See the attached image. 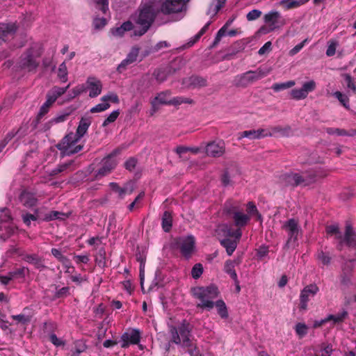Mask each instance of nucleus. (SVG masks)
Listing matches in <instances>:
<instances>
[{
  "label": "nucleus",
  "mask_w": 356,
  "mask_h": 356,
  "mask_svg": "<svg viewBox=\"0 0 356 356\" xmlns=\"http://www.w3.org/2000/svg\"><path fill=\"white\" fill-rule=\"evenodd\" d=\"M192 330L193 326L186 320H184L178 326H170V342L187 348L190 356H204L193 342Z\"/></svg>",
  "instance_id": "obj_1"
},
{
  "label": "nucleus",
  "mask_w": 356,
  "mask_h": 356,
  "mask_svg": "<svg viewBox=\"0 0 356 356\" xmlns=\"http://www.w3.org/2000/svg\"><path fill=\"white\" fill-rule=\"evenodd\" d=\"M243 209L239 202L234 200H227L222 208V213L232 219L236 228L245 227L250 221V216L243 212Z\"/></svg>",
  "instance_id": "obj_2"
},
{
  "label": "nucleus",
  "mask_w": 356,
  "mask_h": 356,
  "mask_svg": "<svg viewBox=\"0 0 356 356\" xmlns=\"http://www.w3.org/2000/svg\"><path fill=\"white\" fill-rule=\"evenodd\" d=\"M326 175L321 173L318 170L312 169L299 173H286L282 176V181L286 186L296 187L298 186H309L316 181L317 177H323Z\"/></svg>",
  "instance_id": "obj_3"
},
{
  "label": "nucleus",
  "mask_w": 356,
  "mask_h": 356,
  "mask_svg": "<svg viewBox=\"0 0 356 356\" xmlns=\"http://www.w3.org/2000/svg\"><path fill=\"white\" fill-rule=\"evenodd\" d=\"M193 296L200 300L197 304V307L200 309H211L214 307L212 300L218 296L219 291L216 286L210 284L207 286H197L191 289Z\"/></svg>",
  "instance_id": "obj_4"
},
{
  "label": "nucleus",
  "mask_w": 356,
  "mask_h": 356,
  "mask_svg": "<svg viewBox=\"0 0 356 356\" xmlns=\"http://www.w3.org/2000/svg\"><path fill=\"white\" fill-rule=\"evenodd\" d=\"M81 140L74 132L66 134L56 145L62 156H72L83 149V145H76Z\"/></svg>",
  "instance_id": "obj_5"
},
{
  "label": "nucleus",
  "mask_w": 356,
  "mask_h": 356,
  "mask_svg": "<svg viewBox=\"0 0 356 356\" xmlns=\"http://www.w3.org/2000/svg\"><path fill=\"white\" fill-rule=\"evenodd\" d=\"M155 13L151 6H145L140 9L136 23L141 26L139 30L135 31V35L141 36L149 29L154 21Z\"/></svg>",
  "instance_id": "obj_6"
},
{
  "label": "nucleus",
  "mask_w": 356,
  "mask_h": 356,
  "mask_svg": "<svg viewBox=\"0 0 356 356\" xmlns=\"http://www.w3.org/2000/svg\"><path fill=\"white\" fill-rule=\"evenodd\" d=\"M266 75L267 72L261 68H258L255 71L249 70L235 77V85L237 87L245 88L249 84L264 78Z\"/></svg>",
  "instance_id": "obj_7"
},
{
  "label": "nucleus",
  "mask_w": 356,
  "mask_h": 356,
  "mask_svg": "<svg viewBox=\"0 0 356 356\" xmlns=\"http://www.w3.org/2000/svg\"><path fill=\"white\" fill-rule=\"evenodd\" d=\"M119 149H114L107 156L104 157L102 161V166L98 169L95 173V179H100L103 177L109 175L116 167L117 161L114 157L120 154Z\"/></svg>",
  "instance_id": "obj_8"
},
{
  "label": "nucleus",
  "mask_w": 356,
  "mask_h": 356,
  "mask_svg": "<svg viewBox=\"0 0 356 356\" xmlns=\"http://www.w3.org/2000/svg\"><path fill=\"white\" fill-rule=\"evenodd\" d=\"M195 238L193 236L179 237L175 239L173 248L179 250L184 257L189 259L195 249Z\"/></svg>",
  "instance_id": "obj_9"
},
{
  "label": "nucleus",
  "mask_w": 356,
  "mask_h": 356,
  "mask_svg": "<svg viewBox=\"0 0 356 356\" xmlns=\"http://www.w3.org/2000/svg\"><path fill=\"white\" fill-rule=\"evenodd\" d=\"M282 229L284 230L288 236L286 245L295 243L298 240V236L301 234V228L298 220L295 218H290L284 222Z\"/></svg>",
  "instance_id": "obj_10"
},
{
  "label": "nucleus",
  "mask_w": 356,
  "mask_h": 356,
  "mask_svg": "<svg viewBox=\"0 0 356 356\" xmlns=\"http://www.w3.org/2000/svg\"><path fill=\"white\" fill-rule=\"evenodd\" d=\"M264 22L268 25L269 30L267 31L266 26H261L259 32L266 33L268 31H273L283 25V19L278 11L271 10L264 16Z\"/></svg>",
  "instance_id": "obj_11"
},
{
  "label": "nucleus",
  "mask_w": 356,
  "mask_h": 356,
  "mask_svg": "<svg viewBox=\"0 0 356 356\" xmlns=\"http://www.w3.org/2000/svg\"><path fill=\"white\" fill-rule=\"evenodd\" d=\"M189 1L190 0H165L161 4L160 10L164 15L181 13Z\"/></svg>",
  "instance_id": "obj_12"
},
{
  "label": "nucleus",
  "mask_w": 356,
  "mask_h": 356,
  "mask_svg": "<svg viewBox=\"0 0 356 356\" xmlns=\"http://www.w3.org/2000/svg\"><path fill=\"white\" fill-rule=\"evenodd\" d=\"M140 339L141 334L138 329H130L122 334L120 338L121 347L127 348L131 344H138Z\"/></svg>",
  "instance_id": "obj_13"
},
{
  "label": "nucleus",
  "mask_w": 356,
  "mask_h": 356,
  "mask_svg": "<svg viewBox=\"0 0 356 356\" xmlns=\"http://www.w3.org/2000/svg\"><path fill=\"white\" fill-rule=\"evenodd\" d=\"M205 153L207 156L217 158L222 156L225 152V145L223 140H213L205 146Z\"/></svg>",
  "instance_id": "obj_14"
},
{
  "label": "nucleus",
  "mask_w": 356,
  "mask_h": 356,
  "mask_svg": "<svg viewBox=\"0 0 356 356\" xmlns=\"http://www.w3.org/2000/svg\"><path fill=\"white\" fill-rule=\"evenodd\" d=\"M318 291L319 289L316 284H314L306 286L300 292L299 308L302 310L307 309V302L310 298L314 297Z\"/></svg>",
  "instance_id": "obj_15"
},
{
  "label": "nucleus",
  "mask_w": 356,
  "mask_h": 356,
  "mask_svg": "<svg viewBox=\"0 0 356 356\" xmlns=\"http://www.w3.org/2000/svg\"><path fill=\"white\" fill-rule=\"evenodd\" d=\"M21 65L24 69L27 70L29 72L35 71L39 65V62L36 60L33 56V49L30 48L22 55Z\"/></svg>",
  "instance_id": "obj_16"
},
{
  "label": "nucleus",
  "mask_w": 356,
  "mask_h": 356,
  "mask_svg": "<svg viewBox=\"0 0 356 356\" xmlns=\"http://www.w3.org/2000/svg\"><path fill=\"white\" fill-rule=\"evenodd\" d=\"M22 260L33 265L35 269L40 271L47 268V266L44 264V259L38 254H22Z\"/></svg>",
  "instance_id": "obj_17"
},
{
  "label": "nucleus",
  "mask_w": 356,
  "mask_h": 356,
  "mask_svg": "<svg viewBox=\"0 0 356 356\" xmlns=\"http://www.w3.org/2000/svg\"><path fill=\"white\" fill-rule=\"evenodd\" d=\"M140 52V48L137 46L133 47L125 59L122 60L117 67L119 73L123 72L127 70V67L137 60Z\"/></svg>",
  "instance_id": "obj_18"
},
{
  "label": "nucleus",
  "mask_w": 356,
  "mask_h": 356,
  "mask_svg": "<svg viewBox=\"0 0 356 356\" xmlns=\"http://www.w3.org/2000/svg\"><path fill=\"white\" fill-rule=\"evenodd\" d=\"M17 30L14 23H0V39L4 42L13 38Z\"/></svg>",
  "instance_id": "obj_19"
},
{
  "label": "nucleus",
  "mask_w": 356,
  "mask_h": 356,
  "mask_svg": "<svg viewBox=\"0 0 356 356\" xmlns=\"http://www.w3.org/2000/svg\"><path fill=\"white\" fill-rule=\"evenodd\" d=\"M19 200L24 207L27 208H32L38 203L35 194L27 190L22 191L19 195Z\"/></svg>",
  "instance_id": "obj_20"
},
{
  "label": "nucleus",
  "mask_w": 356,
  "mask_h": 356,
  "mask_svg": "<svg viewBox=\"0 0 356 356\" xmlns=\"http://www.w3.org/2000/svg\"><path fill=\"white\" fill-rule=\"evenodd\" d=\"M268 135H270V134L266 129H259L257 130L251 129L240 133V136L238 138L241 139L242 138H248L251 140H255L267 137Z\"/></svg>",
  "instance_id": "obj_21"
},
{
  "label": "nucleus",
  "mask_w": 356,
  "mask_h": 356,
  "mask_svg": "<svg viewBox=\"0 0 356 356\" xmlns=\"http://www.w3.org/2000/svg\"><path fill=\"white\" fill-rule=\"evenodd\" d=\"M90 90L89 96L91 98L97 97L102 92V82L95 77H88L86 81Z\"/></svg>",
  "instance_id": "obj_22"
},
{
  "label": "nucleus",
  "mask_w": 356,
  "mask_h": 356,
  "mask_svg": "<svg viewBox=\"0 0 356 356\" xmlns=\"http://www.w3.org/2000/svg\"><path fill=\"white\" fill-rule=\"evenodd\" d=\"M266 129L270 134L268 136H289L291 134V129L289 126H275Z\"/></svg>",
  "instance_id": "obj_23"
},
{
  "label": "nucleus",
  "mask_w": 356,
  "mask_h": 356,
  "mask_svg": "<svg viewBox=\"0 0 356 356\" xmlns=\"http://www.w3.org/2000/svg\"><path fill=\"white\" fill-rule=\"evenodd\" d=\"M235 17L229 19L225 24L218 31L215 39L211 44V48H215L220 42L221 38L225 36L227 33V29L234 21Z\"/></svg>",
  "instance_id": "obj_24"
},
{
  "label": "nucleus",
  "mask_w": 356,
  "mask_h": 356,
  "mask_svg": "<svg viewBox=\"0 0 356 356\" xmlns=\"http://www.w3.org/2000/svg\"><path fill=\"white\" fill-rule=\"evenodd\" d=\"M90 124L91 120L90 118H81L74 134L77 136V137L81 138L87 133Z\"/></svg>",
  "instance_id": "obj_25"
},
{
  "label": "nucleus",
  "mask_w": 356,
  "mask_h": 356,
  "mask_svg": "<svg viewBox=\"0 0 356 356\" xmlns=\"http://www.w3.org/2000/svg\"><path fill=\"white\" fill-rule=\"evenodd\" d=\"M161 227L165 232H169L172 227V215L169 211H165L161 218Z\"/></svg>",
  "instance_id": "obj_26"
},
{
  "label": "nucleus",
  "mask_w": 356,
  "mask_h": 356,
  "mask_svg": "<svg viewBox=\"0 0 356 356\" xmlns=\"http://www.w3.org/2000/svg\"><path fill=\"white\" fill-rule=\"evenodd\" d=\"M343 85L347 89L348 93L350 95H356V86L353 77L349 74H343Z\"/></svg>",
  "instance_id": "obj_27"
},
{
  "label": "nucleus",
  "mask_w": 356,
  "mask_h": 356,
  "mask_svg": "<svg viewBox=\"0 0 356 356\" xmlns=\"http://www.w3.org/2000/svg\"><path fill=\"white\" fill-rule=\"evenodd\" d=\"M220 245L225 248L229 256H231L237 247V241L226 238L220 241Z\"/></svg>",
  "instance_id": "obj_28"
},
{
  "label": "nucleus",
  "mask_w": 356,
  "mask_h": 356,
  "mask_svg": "<svg viewBox=\"0 0 356 356\" xmlns=\"http://www.w3.org/2000/svg\"><path fill=\"white\" fill-rule=\"evenodd\" d=\"M29 273V270L26 267H21L19 268H15L12 271H10L8 273L9 277H10L11 280H13L15 279L25 278L26 274Z\"/></svg>",
  "instance_id": "obj_29"
},
{
  "label": "nucleus",
  "mask_w": 356,
  "mask_h": 356,
  "mask_svg": "<svg viewBox=\"0 0 356 356\" xmlns=\"http://www.w3.org/2000/svg\"><path fill=\"white\" fill-rule=\"evenodd\" d=\"M234 262L232 260H227L225 264L224 270L225 272L227 273L230 276V277L235 282V283H238V276L234 269Z\"/></svg>",
  "instance_id": "obj_30"
},
{
  "label": "nucleus",
  "mask_w": 356,
  "mask_h": 356,
  "mask_svg": "<svg viewBox=\"0 0 356 356\" xmlns=\"http://www.w3.org/2000/svg\"><path fill=\"white\" fill-rule=\"evenodd\" d=\"M170 95V91L162 92L158 94V95L154 99L152 102V104L153 107H155L156 104H165V105H171L170 104V99L168 100V96Z\"/></svg>",
  "instance_id": "obj_31"
},
{
  "label": "nucleus",
  "mask_w": 356,
  "mask_h": 356,
  "mask_svg": "<svg viewBox=\"0 0 356 356\" xmlns=\"http://www.w3.org/2000/svg\"><path fill=\"white\" fill-rule=\"evenodd\" d=\"M189 84L193 88H202L207 86V80L202 76L193 75L189 78Z\"/></svg>",
  "instance_id": "obj_32"
},
{
  "label": "nucleus",
  "mask_w": 356,
  "mask_h": 356,
  "mask_svg": "<svg viewBox=\"0 0 356 356\" xmlns=\"http://www.w3.org/2000/svg\"><path fill=\"white\" fill-rule=\"evenodd\" d=\"M70 86V84H68L66 87L64 88L54 86L51 90L48 92L47 95L56 102L59 97L66 92Z\"/></svg>",
  "instance_id": "obj_33"
},
{
  "label": "nucleus",
  "mask_w": 356,
  "mask_h": 356,
  "mask_svg": "<svg viewBox=\"0 0 356 356\" xmlns=\"http://www.w3.org/2000/svg\"><path fill=\"white\" fill-rule=\"evenodd\" d=\"M110 186L113 191L118 193L119 196L121 198H123L125 194H131L134 191L133 187H131L129 189L127 187L121 188L117 183L115 182H111L110 184Z\"/></svg>",
  "instance_id": "obj_34"
},
{
  "label": "nucleus",
  "mask_w": 356,
  "mask_h": 356,
  "mask_svg": "<svg viewBox=\"0 0 356 356\" xmlns=\"http://www.w3.org/2000/svg\"><path fill=\"white\" fill-rule=\"evenodd\" d=\"M216 307L218 314L222 318H227L228 317V311L225 302L222 300H218L214 302Z\"/></svg>",
  "instance_id": "obj_35"
},
{
  "label": "nucleus",
  "mask_w": 356,
  "mask_h": 356,
  "mask_svg": "<svg viewBox=\"0 0 356 356\" xmlns=\"http://www.w3.org/2000/svg\"><path fill=\"white\" fill-rule=\"evenodd\" d=\"M73 163H74V161L72 160L67 163L57 165L56 168H55L54 169H53L51 170V172H50V175L56 176L61 172L67 171V170L70 169V168L73 164Z\"/></svg>",
  "instance_id": "obj_36"
},
{
  "label": "nucleus",
  "mask_w": 356,
  "mask_h": 356,
  "mask_svg": "<svg viewBox=\"0 0 356 356\" xmlns=\"http://www.w3.org/2000/svg\"><path fill=\"white\" fill-rule=\"evenodd\" d=\"M170 72V70L167 71L165 69L159 68L154 70L153 76L157 81L162 83L166 80Z\"/></svg>",
  "instance_id": "obj_37"
},
{
  "label": "nucleus",
  "mask_w": 356,
  "mask_h": 356,
  "mask_svg": "<svg viewBox=\"0 0 356 356\" xmlns=\"http://www.w3.org/2000/svg\"><path fill=\"white\" fill-rule=\"evenodd\" d=\"M333 352V348L332 344L327 343H322L320 345L319 353L316 354V356H331Z\"/></svg>",
  "instance_id": "obj_38"
},
{
  "label": "nucleus",
  "mask_w": 356,
  "mask_h": 356,
  "mask_svg": "<svg viewBox=\"0 0 356 356\" xmlns=\"http://www.w3.org/2000/svg\"><path fill=\"white\" fill-rule=\"evenodd\" d=\"M56 291L54 295L53 300L65 298L70 295V288L69 286H64L59 289L56 286Z\"/></svg>",
  "instance_id": "obj_39"
},
{
  "label": "nucleus",
  "mask_w": 356,
  "mask_h": 356,
  "mask_svg": "<svg viewBox=\"0 0 356 356\" xmlns=\"http://www.w3.org/2000/svg\"><path fill=\"white\" fill-rule=\"evenodd\" d=\"M95 262L99 267L104 268L106 266V251L104 248H100L95 257Z\"/></svg>",
  "instance_id": "obj_40"
},
{
  "label": "nucleus",
  "mask_w": 356,
  "mask_h": 356,
  "mask_svg": "<svg viewBox=\"0 0 356 356\" xmlns=\"http://www.w3.org/2000/svg\"><path fill=\"white\" fill-rule=\"evenodd\" d=\"M246 211L248 215L250 217L252 216H256L258 220L261 219V215L259 213L255 204L253 202H249L246 205Z\"/></svg>",
  "instance_id": "obj_41"
},
{
  "label": "nucleus",
  "mask_w": 356,
  "mask_h": 356,
  "mask_svg": "<svg viewBox=\"0 0 356 356\" xmlns=\"http://www.w3.org/2000/svg\"><path fill=\"white\" fill-rule=\"evenodd\" d=\"M67 74L68 72L65 62H63L58 67V77L61 82L65 83L67 81Z\"/></svg>",
  "instance_id": "obj_42"
},
{
  "label": "nucleus",
  "mask_w": 356,
  "mask_h": 356,
  "mask_svg": "<svg viewBox=\"0 0 356 356\" xmlns=\"http://www.w3.org/2000/svg\"><path fill=\"white\" fill-rule=\"evenodd\" d=\"M55 101L53 99H51L48 95H47V100L42 105L39 111L40 116H44V115H46L49 112V108L52 106V104Z\"/></svg>",
  "instance_id": "obj_43"
},
{
  "label": "nucleus",
  "mask_w": 356,
  "mask_h": 356,
  "mask_svg": "<svg viewBox=\"0 0 356 356\" xmlns=\"http://www.w3.org/2000/svg\"><path fill=\"white\" fill-rule=\"evenodd\" d=\"M295 84L296 83L294 81H289L284 83H276L273 85L272 88L274 91L279 92L280 90L290 88L295 86Z\"/></svg>",
  "instance_id": "obj_44"
},
{
  "label": "nucleus",
  "mask_w": 356,
  "mask_h": 356,
  "mask_svg": "<svg viewBox=\"0 0 356 356\" xmlns=\"http://www.w3.org/2000/svg\"><path fill=\"white\" fill-rule=\"evenodd\" d=\"M241 229L242 228H236V230L232 231L228 229L227 226L222 227V230L227 232V236L234 237L235 238L234 241H236L237 242L240 240L242 236Z\"/></svg>",
  "instance_id": "obj_45"
},
{
  "label": "nucleus",
  "mask_w": 356,
  "mask_h": 356,
  "mask_svg": "<svg viewBox=\"0 0 356 356\" xmlns=\"http://www.w3.org/2000/svg\"><path fill=\"white\" fill-rule=\"evenodd\" d=\"M295 331L300 338H302L307 334L308 327L305 323H298L296 325Z\"/></svg>",
  "instance_id": "obj_46"
},
{
  "label": "nucleus",
  "mask_w": 356,
  "mask_h": 356,
  "mask_svg": "<svg viewBox=\"0 0 356 356\" xmlns=\"http://www.w3.org/2000/svg\"><path fill=\"white\" fill-rule=\"evenodd\" d=\"M184 103L192 104H193V100L190 98H186L184 97H175L171 99L170 102L171 105L174 106H178Z\"/></svg>",
  "instance_id": "obj_47"
},
{
  "label": "nucleus",
  "mask_w": 356,
  "mask_h": 356,
  "mask_svg": "<svg viewBox=\"0 0 356 356\" xmlns=\"http://www.w3.org/2000/svg\"><path fill=\"white\" fill-rule=\"evenodd\" d=\"M87 350V346L81 342L76 341L74 345V350H72V353L70 356H79L81 353L85 352Z\"/></svg>",
  "instance_id": "obj_48"
},
{
  "label": "nucleus",
  "mask_w": 356,
  "mask_h": 356,
  "mask_svg": "<svg viewBox=\"0 0 356 356\" xmlns=\"http://www.w3.org/2000/svg\"><path fill=\"white\" fill-rule=\"evenodd\" d=\"M316 258L325 266L329 265L331 262V257L329 254L324 252L323 250L317 252Z\"/></svg>",
  "instance_id": "obj_49"
},
{
  "label": "nucleus",
  "mask_w": 356,
  "mask_h": 356,
  "mask_svg": "<svg viewBox=\"0 0 356 356\" xmlns=\"http://www.w3.org/2000/svg\"><path fill=\"white\" fill-rule=\"evenodd\" d=\"M356 234V233L353 231V228L350 225H346V231L343 236L344 242L346 244L350 243L351 239Z\"/></svg>",
  "instance_id": "obj_50"
},
{
  "label": "nucleus",
  "mask_w": 356,
  "mask_h": 356,
  "mask_svg": "<svg viewBox=\"0 0 356 356\" xmlns=\"http://www.w3.org/2000/svg\"><path fill=\"white\" fill-rule=\"evenodd\" d=\"M65 217H66V215L64 213L57 211H52L46 214L44 220L46 221H50L55 219H64Z\"/></svg>",
  "instance_id": "obj_51"
},
{
  "label": "nucleus",
  "mask_w": 356,
  "mask_h": 356,
  "mask_svg": "<svg viewBox=\"0 0 356 356\" xmlns=\"http://www.w3.org/2000/svg\"><path fill=\"white\" fill-rule=\"evenodd\" d=\"M12 220L10 211L6 207L0 209V222H7Z\"/></svg>",
  "instance_id": "obj_52"
},
{
  "label": "nucleus",
  "mask_w": 356,
  "mask_h": 356,
  "mask_svg": "<svg viewBox=\"0 0 356 356\" xmlns=\"http://www.w3.org/2000/svg\"><path fill=\"white\" fill-rule=\"evenodd\" d=\"M86 90L84 85H79L74 88L68 94L69 99H73L76 97L80 95Z\"/></svg>",
  "instance_id": "obj_53"
},
{
  "label": "nucleus",
  "mask_w": 356,
  "mask_h": 356,
  "mask_svg": "<svg viewBox=\"0 0 356 356\" xmlns=\"http://www.w3.org/2000/svg\"><path fill=\"white\" fill-rule=\"evenodd\" d=\"M245 44L243 40H237L230 47V49L233 54H236L245 49Z\"/></svg>",
  "instance_id": "obj_54"
},
{
  "label": "nucleus",
  "mask_w": 356,
  "mask_h": 356,
  "mask_svg": "<svg viewBox=\"0 0 356 356\" xmlns=\"http://www.w3.org/2000/svg\"><path fill=\"white\" fill-rule=\"evenodd\" d=\"M23 222L28 227L31 225V221H35L38 220V216L30 213H25L22 215Z\"/></svg>",
  "instance_id": "obj_55"
},
{
  "label": "nucleus",
  "mask_w": 356,
  "mask_h": 356,
  "mask_svg": "<svg viewBox=\"0 0 356 356\" xmlns=\"http://www.w3.org/2000/svg\"><path fill=\"white\" fill-rule=\"evenodd\" d=\"M203 273L202 265L200 263L195 264L191 270V275L194 279H198L200 277Z\"/></svg>",
  "instance_id": "obj_56"
},
{
  "label": "nucleus",
  "mask_w": 356,
  "mask_h": 356,
  "mask_svg": "<svg viewBox=\"0 0 356 356\" xmlns=\"http://www.w3.org/2000/svg\"><path fill=\"white\" fill-rule=\"evenodd\" d=\"M334 96L341 102V104L346 108L348 107L349 99L348 97L339 91L334 93Z\"/></svg>",
  "instance_id": "obj_57"
},
{
  "label": "nucleus",
  "mask_w": 356,
  "mask_h": 356,
  "mask_svg": "<svg viewBox=\"0 0 356 356\" xmlns=\"http://www.w3.org/2000/svg\"><path fill=\"white\" fill-rule=\"evenodd\" d=\"M138 163V160L135 157L129 158L124 163L126 170L131 172L134 170Z\"/></svg>",
  "instance_id": "obj_58"
},
{
  "label": "nucleus",
  "mask_w": 356,
  "mask_h": 356,
  "mask_svg": "<svg viewBox=\"0 0 356 356\" xmlns=\"http://www.w3.org/2000/svg\"><path fill=\"white\" fill-rule=\"evenodd\" d=\"M11 318L16 321L17 323H21L22 325L28 324L31 319L30 317L25 316L24 314H20L17 315H12Z\"/></svg>",
  "instance_id": "obj_59"
},
{
  "label": "nucleus",
  "mask_w": 356,
  "mask_h": 356,
  "mask_svg": "<svg viewBox=\"0 0 356 356\" xmlns=\"http://www.w3.org/2000/svg\"><path fill=\"white\" fill-rule=\"evenodd\" d=\"M120 115L119 110L113 111L107 118L105 119L102 124V127H106L110 123L114 122Z\"/></svg>",
  "instance_id": "obj_60"
},
{
  "label": "nucleus",
  "mask_w": 356,
  "mask_h": 356,
  "mask_svg": "<svg viewBox=\"0 0 356 356\" xmlns=\"http://www.w3.org/2000/svg\"><path fill=\"white\" fill-rule=\"evenodd\" d=\"M211 22H208L201 29L200 31L194 36L193 40L191 41L190 43L193 45L197 41L200 40V38L206 33L208 30L209 26L211 25Z\"/></svg>",
  "instance_id": "obj_61"
},
{
  "label": "nucleus",
  "mask_w": 356,
  "mask_h": 356,
  "mask_svg": "<svg viewBox=\"0 0 356 356\" xmlns=\"http://www.w3.org/2000/svg\"><path fill=\"white\" fill-rule=\"evenodd\" d=\"M338 42L335 40H330L328 42V46L326 50V55L329 57L332 56L336 53V49Z\"/></svg>",
  "instance_id": "obj_62"
},
{
  "label": "nucleus",
  "mask_w": 356,
  "mask_h": 356,
  "mask_svg": "<svg viewBox=\"0 0 356 356\" xmlns=\"http://www.w3.org/2000/svg\"><path fill=\"white\" fill-rule=\"evenodd\" d=\"M291 95L293 99L298 100L305 99L307 97V95L302 88L300 89H293L291 91Z\"/></svg>",
  "instance_id": "obj_63"
},
{
  "label": "nucleus",
  "mask_w": 356,
  "mask_h": 356,
  "mask_svg": "<svg viewBox=\"0 0 356 356\" xmlns=\"http://www.w3.org/2000/svg\"><path fill=\"white\" fill-rule=\"evenodd\" d=\"M110 107V104L108 102H104L103 103H100L97 104L95 106L92 107L90 109V112L94 113H99L106 111Z\"/></svg>",
  "instance_id": "obj_64"
}]
</instances>
